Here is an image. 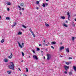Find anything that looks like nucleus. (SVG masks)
Wrapping results in <instances>:
<instances>
[{
    "label": "nucleus",
    "instance_id": "obj_60",
    "mask_svg": "<svg viewBox=\"0 0 76 76\" xmlns=\"http://www.w3.org/2000/svg\"><path fill=\"white\" fill-rule=\"evenodd\" d=\"M44 59H45V56H44Z\"/></svg>",
    "mask_w": 76,
    "mask_h": 76
},
{
    "label": "nucleus",
    "instance_id": "obj_17",
    "mask_svg": "<svg viewBox=\"0 0 76 76\" xmlns=\"http://www.w3.org/2000/svg\"><path fill=\"white\" fill-rule=\"evenodd\" d=\"M22 32H19L18 33V35H21L22 34Z\"/></svg>",
    "mask_w": 76,
    "mask_h": 76
},
{
    "label": "nucleus",
    "instance_id": "obj_36",
    "mask_svg": "<svg viewBox=\"0 0 76 76\" xmlns=\"http://www.w3.org/2000/svg\"><path fill=\"white\" fill-rule=\"evenodd\" d=\"M69 60H70L71 59H72V58L69 57Z\"/></svg>",
    "mask_w": 76,
    "mask_h": 76
},
{
    "label": "nucleus",
    "instance_id": "obj_41",
    "mask_svg": "<svg viewBox=\"0 0 76 76\" xmlns=\"http://www.w3.org/2000/svg\"><path fill=\"white\" fill-rule=\"evenodd\" d=\"M70 18V15H68V18Z\"/></svg>",
    "mask_w": 76,
    "mask_h": 76
},
{
    "label": "nucleus",
    "instance_id": "obj_44",
    "mask_svg": "<svg viewBox=\"0 0 76 76\" xmlns=\"http://www.w3.org/2000/svg\"><path fill=\"white\" fill-rule=\"evenodd\" d=\"M32 51H33V53H35V51H34V50H33Z\"/></svg>",
    "mask_w": 76,
    "mask_h": 76
},
{
    "label": "nucleus",
    "instance_id": "obj_51",
    "mask_svg": "<svg viewBox=\"0 0 76 76\" xmlns=\"http://www.w3.org/2000/svg\"><path fill=\"white\" fill-rule=\"evenodd\" d=\"M48 44H49V45H50V43L49 42H48Z\"/></svg>",
    "mask_w": 76,
    "mask_h": 76
},
{
    "label": "nucleus",
    "instance_id": "obj_32",
    "mask_svg": "<svg viewBox=\"0 0 76 76\" xmlns=\"http://www.w3.org/2000/svg\"><path fill=\"white\" fill-rule=\"evenodd\" d=\"M41 53L42 54V56H43V53H44V52L42 51H41Z\"/></svg>",
    "mask_w": 76,
    "mask_h": 76
},
{
    "label": "nucleus",
    "instance_id": "obj_13",
    "mask_svg": "<svg viewBox=\"0 0 76 76\" xmlns=\"http://www.w3.org/2000/svg\"><path fill=\"white\" fill-rule=\"evenodd\" d=\"M66 51L67 53H69V48H67L66 49Z\"/></svg>",
    "mask_w": 76,
    "mask_h": 76
},
{
    "label": "nucleus",
    "instance_id": "obj_47",
    "mask_svg": "<svg viewBox=\"0 0 76 76\" xmlns=\"http://www.w3.org/2000/svg\"><path fill=\"white\" fill-rule=\"evenodd\" d=\"M11 56H13V55L12 54V53H11Z\"/></svg>",
    "mask_w": 76,
    "mask_h": 76
},
{
    "label": "nucleus",
    "instance_id": "obj_58",
    "mask_svg": "<svg viewBox=\"0 0 76 76\" xmlns=\"http://www.w3.org/2000/svg\"><path fill=\"white\" fill-rule=\"evenodd\" d=\"M28 58H31V57H30V56H29V57H28Z\"/></svg>",
    "mask_w": 76,
    "mask_h": 76
},
{
    "label": "nucleus",
    "instance_id": "obj_1",
    "mask_svg": "<svg viewBox=\"0 0 76 76\" xmlns=\"http://www.w3.org/2000/svg\"><path fill=\"white\" fill-rule=\"evenodd\" d=\"M11 65L9 66V67L10 69H12V70H14V67L15 66H14V64H13V62H11L10 63Z\"/></svg>",
    "mask_w": 76,
    "mask_h": 76
},
{
    "label": "nucleus",
    "instance_id": "obj_4",
    "mask_svg": "<svg viewBox=\"0 0 76 76\" xmlns=\"http://www.w3.org/2000/svg\"><path fill=\"white\" fill-rule=\"evenodd\" d=\"M64 68L65 69V70H67V69H69V66L65 65L64 66Z\"/></svg>",
    "mask_w": 76,
    "mask_h": 76
},
{
    "label": "nucleus",
    "instance_id": "obj_34",
    "mask_svg": "<svg viewBox=\"0 0 76 76\" xmlns=\"http://www.w3.org/2000/svg\"><path fill=\"white\" fill-rule=\"evenodd\" d=\"M51 48H53V49H54V48L53 46H51Z\"/></svg>",
    "mask_w": 76,
    "mask_h": 76
},
{
    "label": "nucleus",
    "instance_id": "obj_19",
    "mask_svg": "<svg viewBox=\"0 0 76 76\" xmlns=\"http://www.w3.org/2000/svg\"><path fill=\"white\" fill-rule=\"evenodd\" d=\"M18 8H19V10H21V9H22L21 8V7H20V6H18Z\"/></svg>",
    "mask_w": 76,
    "mask_h": 76
},
{
    "label": "nucleus",
    "instance_id": "obj_29",
    "mask_svg": "<svg viewBox=\"0 0 76 76\" xmlns=\"http://www.w3.org/2000/svg\"><path fill=\"white\" fill-rule=\"evenodd\" d=\"M64 73L65 74H67V72H66V71H64Z\"/></svg>",
    "mask_w": 76,
    "mask_h": 76
},
{
    "label": "nucleus",
    "instance_id": "obj_28",
    "mask_svg": "<svg viewBox=\"0 0 76 76\" xmlns=\"http://www.w3.org/2000/svg\"><path fill=\"white\" fill-rule=\"evenodd\" d=\"M42 6H43V7H45V4H43L42 5Z\"/></svg>",
    "mask_w": 76,
    "mask_h": 76
},
{
    "label": "nucleus",
    "instance_id": "obj_31",
    "mask_svg": "<svg viewBox=\"0 0 76 76\" xmlns=\"http://www.w3.org/2000/svg\"><path fill=\"white\" fill-rule=\"evenodd\" d=\"M74 40H75V37H72V41H74Z\"/></svg>",
    "mask_w": 76,
    "mask_h": 76
},
{
    "label": "nucleus",
    "instance_id": "obj_30",
    "mask_svg": "<svg viewBox=\"0 0 76 76\" xmlns=\"http://www.w3.org/2000/svg\"><path fill=\"white\" fill-rule=\"evenodd\" d=\"M26 72H28V69H27V68H26Z\"/></svg>",
    "mask_w": 76,
    "mask_h": 76
},
{
    "label": "nucleus",
    "instance_id": "obj_9",
    "mask_svg": "<svg viewBox=\"0 0 76 76\" xmlns=\"http://www.w3.org/2000/svg\"><path fill=\"white\" fill-rule=\"evenodd\" d=\"M7 73L9 75H10V74L12 73V72L10 71H8Z\"/></svg>",
    "mask_w": 76,
    "mask_h": 76
},
{
    "label": "nucleus",
    "instance_id": "obj_23",
    "mask_svg": "<svg viewBox=\"0 0 76 76\" xmlns=\"http://www.w3.org/2000/svg\"><path fill=\"white\" fill-rule=\"evenodd\" d=\"M4 39H3L1 41V43H3L4 42Z\"/></svg>",
    "mask_w": 76,
    "mask_h": 76
},
{
    "label": "nucleus",
    "instance_id": "obj_2",
    "mask_svg": "<svg viewBox=\"0 0 76 76\" xmlns=\"http://www.w3.org/2000/svg\"><path fill=\"white\" fill-rule=\"evenodd\" d=\"M47 59L48 60H50L51 58V55L50 54H48L47 55Z\"/></svg>",
    "mask_w": 76,
    "mask_h": 76
},
{
    "label": "nucleus",
    "instance_id": "obj_27",
    "mask_svg": "<svg viewBox=\"0 0 76 76\" xmlns=\"http://www.w3.org/2000/svg\"><path fill=\"white\" fill-rule=\"evenodd\" d=\"M39 1H36V3L37 4H39Z\"/></svg>",
    "mask_w": 76,
    "mask_h": 76
},
{
    "label": "nucleus",
    "instance_id": "obj_42",
    "mask_svg": "<svg viewBox=\"0 0 76 76\" xmlns=\"http://www.w3.org/2000/svg\"><path fill=\"white\" fill-rule=\"evenodd\" d=\"M7 10L8 11H9V8H7Z\"/></svg>",
    "mask_w": 76,
    "mask_h": 76
},
{
    "label": "nucleus",
    "instance_id": "obj_24",
    "mask_svg": "<svg viewBox=\"0 0 76 76\" xmlns=\"http://www.w3.org/2000/svg\"><path fill=\"white\" fill-rule=\"evenodd\" d=\"M12 58V56L11 55H10V56L8 57V58L10 59H11Z\"/></svg>",
    "mask_w": 76,
    "mask_h": 76
},
{
    "label": "nucleus",
    "instance_id": "obj_26",
    "mask_svg": "<svg viewBox=\"0 0 76 76\" xmlns=\"http://www.w3.org/2000/svg\"><path fill=\"white\" fill-rule=\"evenodd\" d=\"M24 5V4H23V3H21L20 4V5L21 6H23Z\"/></svg>",
    "mask_w": 76,
    "mask_h": 76
},
{
    "label": "nucleus",
    "instance_id": "obj_62",
    "mask_svg": "<svg viewBox=\"0 0 76 76\" xmlns=\"http://www.w3.org/2000/svg\"><path fill=\"white\" fill-rule=\"evenodd\" d=\"M25 76H27V75H25Z\"/></svg>",
    "mask_w": 76,
    "mask_h": 76
},
{
    "label": "nucleus",
    "instance_id": "obj_39",
    "mask_svg": "<svg viewBox=\"0 0 76 76\" xmlns=\"http://www.w3.org/2000/svg\"><path fill=\"white\" fill-rule=\"evenodd\" d=\"M45 5H46V6H48V3H45Z\"/></svg>",
    "mask_w": 76,
    "mask_h": 76
},
{
    "label": "nucleus",
    "instance_id": "obj_63",
    "mask_svg": "<svg viewBox=\"0 0 76 76\" xmlns=\"http://www.w3.org/2000/svg\"><path fill=\"white\" fill-rule=\"evenodd\" d=\"M61 57H63V56H61Z\"/></svg>",
    "mask_w": 76,
    "mask_h": 76
},
{
    "label": "nucleus",
    "instance_id": "obj_40",
    "mask_svg": "<svg viewBox=\"0 0 76 76\" xmlns=\"http://www.w3.org/2000/svg\"><path fill=\"white\" fill-rule=\"evenodd\" d=\"M22 45H23V47H24L23 45H24V43H22Z\"/></svg>",
    "mask_w": 76,
    "mask_h": 76
},
{
    "label": "nucleus",
    "instance_id": "obj_38",
    "mask_svg": "<svg viewBox=\"0 0 76 76\" xmlns=\"http://www.w3.org/2000/svg\"><path fill=\"white\" fill-rule=\"evenodd\" d=\"M36 9H37V10H38V9H39V8L37 7H36Z\"/></svg>",
    "mask_w": 76,
    "mask_h": 76
},
{
    "label": "nucleus",
    "instance_id": "obj_37",
    "mask_svg": "<svg viewBox=\"0 0 76 76\" xmlns=\"http://www.w3.org/2000/svg\"><path fill=\"white\" fill-rule=\"evenodd\" d=\"M69 75H72V73L71 72H70L69 73Z\"/></svg>",
    "mask_w": 76,
    "mask_h": 76
},
{
    "label": "nucleus",
    "instance_id": "obj_20",
    "mask_svg": "<svg viewBox=\"0 0 76 76\" xmlns=\"http://www.w3.org/2000/svg\"><path fill=\"white\" fill-rule=\"evenodd\" d=\"M22 27H23V28H26V27L25 26V25H22Z\"/></svg>",
    "mask_w": 76,
    "mask_h": 76
},
{
    "label": "nucleus",
    "instance_id": "obj_14",
    "mask_svg": "<svg viewBox=\"0 0 76 76\" xmlns=\"http://www.w3.org/2000/svg\"><path fill=\"white\" fill-rule=\"evenodd\" d=\"M73 69H74V70H75V71H76V66H74L73 67Z\"/></svg>",
    "mask_w": 76,
    "mask_h": 76
},
{
    "label": "nucleus",
    "instance_id": "obj_18",
    "mask_svg": "<svg viewBox=\"0 0 76 76\" xmlns=\"http://www.w3.org/2000/svg\"><path fill=\"white\" fill-rule=\"evenodd\" d=\"M45 24L46 26H49V25H48V24L46 23H45Z\"/></svg>",
    "mask_w": 76,
    "mask_h": 76
},
{
    "label": "nucleus",
    "instance_id": "obj_15",
    "mask_svg": "<svg viewBox=\"0 0 76 76\" xmlns=\"http://www.w3.org/2000/svg\"><path fill=\"white\" fill-rule=\"evenodd\" d=\"M7 5H10V4H10V2H8L7 3Z\"/></svg>",
    "mask_w": 76,
    "mask_h": 76
},
{
    "label": "nucleus",
    "instance_id": "obj_43",
    "mask_svg": "<svg viewBox=\"0 0 76 76\" xmlns=\"http://www.w3.org/2000/svg\"><path fill=\"white\" fill-rule=\"evenodd\" d=\"M73 27H75V24H73Z\"/></svg>",
    "mask_w": 76,
    "mask_h": 76
},
{
    "label": "nucleus",
    "instance_id": "obj_21",
    "mask_svg": "<svg viewBox=\"0 0 76 76\" xmlns=\"http://www.w3.org/2000/svg\"><path fill=\"white\" fill-rule=\"evenodd\" d=\"M6 19L7 20H10V18H9V17H6Z\"/></svg>",
    "mask_w": 76,
    "mask_h": 76
},
{
    "label": "nucleus",
    "instance_id": "obj_45",
    "mask_svg": "<svg viewBox=\"0 0 76 76\" xmlns=\"http://www.w3.org/2000/svg\"><path fill=\"white\" fill-rule=\"evenodd\" d=\"M41 45H42L41 44H39V46H41Z\"/></svg>",
    "mask_w": 76,
    "mask_h": 76
},
{
    "label": "nucleus",
    "instance_id": "obj_55",
    "mask_svg": "<svg viewBox=\"0 0 76 76\" xmlns=\"http://www.w3.org/2000/svg\"><path fill=\"white\" fill-rule=\"evenodd\" d=\"M1 19V17H0V19Z\"/></svg>",
    "mask_w": 76,
    "mask_h": 76
},
{
    "label": "nucleus",
    "instance_id": "obj_53",
    "mask_svg": "<svg viewBox=\"0 0 76 76\" xmlns=\"http://www.w3.org/2000/svg\"><path fill=\"white\" fill-rule=\"evenodd\" d=\"M45 40H44V42H45Z\"/></svg>",
    "mask_w": 76,
    "mask_h": 76
},
{
    "label": "nucleus",
    "instance_id": "obj_25",
    "mask_svg": "<svg viewBox=\"0 0 76 76\" xmlns=\"http://www.w3.org/2000/svg\"><path fill=\"white\" fill-rule=\"evenodd\" d=\"M21 53H22V56H25V54H24V53H23V52H22Z\"/></svg>",
    "mask_w": 76,
    "mask_h": 76
},
{
    "label": "nucleus",
    "instance_id": "obj_33",
    "mask_svg": "<svg viewBox=\"0 0 76 76\" xmlns=\"http://www.w3.org/2000/svg\"><path fill=\"white\" fill-rule=\"evenodd\" d=\"M37 51H39V48H37Z\"/></svg>",
    "mask_w": 76,
    "mask_h": 76
},
{
    "label": "nucleus",
    "instance_id": "obj_50",
    "mask_svg": "<svg viewBox=\"0 0 76 76\" xmlns=\"http://www.w3.org/2000/svg\"><path fill=\"white\" fill-rule=\"evenodd\" d=\"M68 22H67V21H66V23H67Z\"/></svg>",
    "mask_w": 76,
    "mask_h": 76
},
{
    "label": "nucleus",
    "instance_id": "obj_52",
    "mask_svg": "<svg viewBox=\"0 0 76 76\" xmlns=\"http://www.w3.org/2000/svg\"><path fill=\"white\" fill-rule=\"evenodd\" d=\"M74 20L76 22V18Z\"/></svg>",
    "mask_w": 76,
    "mask_h": 76
},
{
    "label": "nucleus",
    "instance_id": "obj_64",
    "mask_svg": "<svg viewBox=\"0 0 76 76\" xmlns=\"http://www.w3.org/2000/svg\"><path fill=\"white\" fill-rule=\"evenodd\" d=\"M25 75H23V76H25Z\"/></svg>",
    "mask_w": 76,
    "mask_h": 76
},
{
    "label": "nucleus",
    "instance_id": "obj_57",
    "mask_svg": "<svg viewBox=\"0 0 76 76\" xmlns=\"http://www.w3.org/2000/svg\"><path fill=\"white\" fill-rule=\"evenodd\" d=\"M21 62H23V60H22L21 61Z\"/></svg>",
    "mask_w": 76,
    "mask_h": 76
},
{
    "label": "nucleus",
    "instance_id": "obj_46",
    "mask_svg": "<svg viewBox=\"0 0 76 76\" xmlns=\"http://www.w3.org/2000/svg\"><path fill=\"white\" fill-rule=\"evenodd\" d=\"M18 70H20V71H21V70H20V68H19Z\"/></svg>",
    "mask_w": 76,
    "mask_h": 76
},
{
    "label": "nucleus",
    "instance_id": "obj_12",
    "mask_svg": "<svg viewBox=\"0 0 76 76\" xmlns=\"http://www.w3.org/2000/svg\"><path fill=\"white\" fill-rule=\"evenodd\" d=\"M51 44H56V42H51Z\"/></svg>",
    "mask_w": 76,
    "mask_h": 76
},
{
    "label": "nucleus",
    "instance_id": "obj_54",
    "mask_svg": "<svg viewBox=\"0 0 76 76\" xmlns=\"http://www.w3.org/2000/svg\"><path fill=\"white\" fill-rule=\"evenodd\" d=\"M46 1H48V0H46Z\"/></svg>",
    "mask_w": 76,
    "mask_h": 76
},
{
    "label": "nucleus",
    "instance_id": "obj_61",
    "mask_svg": "<svg viewBox=\"0 0 76 76\" xmlns=\"http://www.w3.org/2000/svg\"><path fill=\"white\" fill-rule=\"evenodd\" d=\"M22 10H24L23 8H22Z\"/></svg>",
    "mask_w": 76,
    "mask_h": 76
},
{
    "label": "nucleus",
    "instance_id": "obj_49",
    "mask_svg": "<svg viewBox=\"0 0 76 76\" xmlns=\"http://www.w3.org/2000/svg\"><path fill=\"white\" fill-rule=\"evenodd\" d=\"M29 29V31H31V30H32V29H31V28H30Z\"/></svg>",
    "mask_w": 76,
    "mask_h": 76
},
{
    "label": "nucleus",
    "instance_id": "obj_22",
    "mask_svg": "<svg viewBox=\"0 0 76 76\" xmlns=\"http://www.w3.org/2000/svg\"><path fill=\"white\" fill-rule=\"evenodd\" d=\"M65 63L66 64H67V65H69V63H68L67 62H65Z\"/></svg>",
    "mask_w": 76,
    "mask_h": 76
},
{
    "label": "nucleus",
    "instance_id": "obj_16",
    "mask_svg": "<svg viewBox=\"0 0 76 76\" xmlns=\"http://www.w3.org/2000/svg\"><path fill=\"white\" fill-rule=\"evenodd\" d=\"M16 25V23L15 22L13 24V25L12 26V27H13L14 26H15Z\"/></svg>",
    "mask_w": 76,
    "mask_h": 76
},
{
    "label": "nucleus",
    "instance_id": "obj_48",
    "mask_svg": "<svg viewBox=\"0 0 76 76\" xmlns=\"http://www.w3.org/2000/svg\"><path fill=\"white\" fill-rule=\"evenodd\" d=\"M68 19L69 20H70V19H69V18H68Z\"/></svg>",
    "mask_w": 76,
    "mask_h": 76
},
{
    "label": "nucleus",
    "instance_id": "obj_56",
    "mask_svg": "<svg viewBox=\"0 0 76 76\" xmlns=\"http://www.w3.org/2000/svg\"><path fill=\"white\" fill-rule=\"evenodd\" d=\"M20 15H22V13L21 12H20Z\"/></svg>",
    "mask_w": 76,
    "mask_h": 76
},
{
    "label": "nucleus",
    "instance_id": "obj_3",
    "mask_svg": "<svg viewBox=\"0 0 76 76\" xmlns=\"http://www.w3.org/2000/svg\"><path fill=\"white\" fill-rule=\"evenodd\" d=\"M33 57L34 59H36V60H38V57L37 56L35 55H34Z\"/></svg>",
    "mask_w": 76,
    "mask_h": 76
},
{
    "label": "nucleus",
    "instance_id": "obj_10",
    "mask_svg": "<svg viewBox=\"0 0 76 76\" xmlns=\"http://www.w3.org/2000/svg\"><path fill=\"white\" fill-rule=\"evenodd\" d=\"M61 18L62 19H65V17L64 16H61Z\"/></svg>",
    "mask_w": 76,
    "mask_h": 76
},
{
    "label": "nucleus",
    "instance_id": "obj_6",
    "mask_svg": "<svg viewBox=\"0 0 76 76\" xmlns=\"http://www.w3.org/2000/svg\"><path fill=\"white\" fill-rule=\"evenodd\" d=\"M18 44L19 45V47H20V48H22V45H20V43L18 41Z\"/></svg>",
    "mask_w": 76,
    "mask_h": 76
},
{
    "label": "nucleus",
    "instance_id": "obj_8",
    "mask_svg": "<svg viewBox=\"0 0 76 76\" xmlns=\"http://www.w3.org/2000/svg\"><path fill=\"white\" fill-rule=\"evenodd\" d=\"M63 26L66 28H67L68 27V26L67 24H66L65 23H64L63 24Z\"/></svg>",
    "mask_w": 76,
    "mask_h": 76
},
{
    "label": "nucleus",
    "instance_id": "obj_35",
    "mask_svg": "<svg viewBox=\"0 0 76 76\" xmlns=\"http://www.w3.org/2000/svg\"><path fill=\"white\" fill-rule=\"evenodd\" d=\"M67 15L68 16L70 15V13H69V12H67Z\"/></svg>",
    "mask_w": 76,
    "mask_h": 76
},
{
    "label": "nucleus",
    "instance_id": "obj_59",
    "mask_svg": "<svg viewBox=\"0 0 76 76\" xmlns=\"http://www.w3.org/2000/svg\"><path fill=\"white\" fill-rule=\"evenodd\" d=\"M46 45L47 46H48V45L47 44H46Z\"/></svg>",
    "mask_w": 76,
    "mask_h": 76
},
{
    "label": "nucleus",
    "instance_id": "obj_5",
    "mask_svg": "<svg viewBox=\"0 0 76 76\" xmlns=\"http://www.w3.org/2000/svg\"><path fill=\"white\" fill-rule=\"evenodd\" d=\"M4 61L5 63H7V62H8V59L6 58H5L4 59Z\"/></svg>",
    "mask_w": 76,
    "mask_h": 76
},
{
    "label": "nucleus",
    "instance_id": "obj_11",
    "mask_svg": "<svg viewBox=\"0 0 76 76\" xmlns=\"http://www.w3.org/2000/svg\"><path fill=\"white\" fill-rule=\"evenodd\" d=\"M64 49V47H61L60 48V50H63Z\"/></svg>",
    "mask_w": 76,
    "mask_h": 76
},
{
    "label": "nucleus",
    "instance_id": "obj_7",
    "mask_svg": "<svg viewBox=\"0 0 76 76\" xmlns=\"http://www.w3.org/2000/svg\"><path fill=\"white\" fill-rule=\"evenodd\" d=\"M30 31L31 32V33H32V34L33 37H35V34H34V33L32 31V30H30Z\"/></svg>",
    "mask_w": 76,
    "mask_h": 76
}]
</instances>
